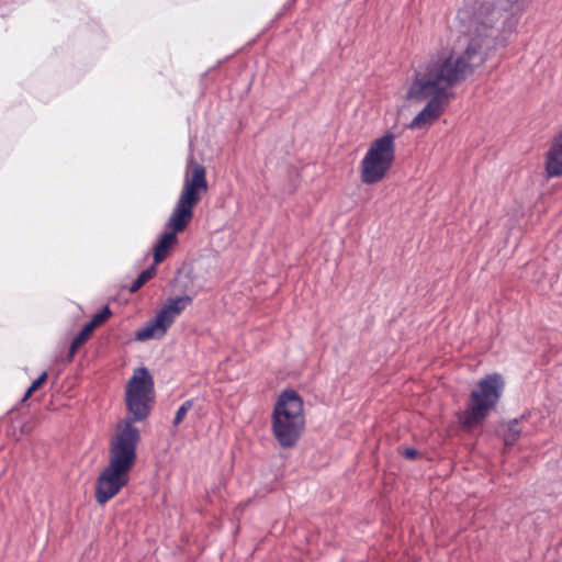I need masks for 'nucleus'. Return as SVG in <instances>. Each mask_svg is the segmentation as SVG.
Wrapping results in <instances>:
<instances>
[{
	"instance_id": "nucleus-1",
	"label": "nucleus",
	"mask_w": 562,
	"mask_h": 562,
	"mask_svg": "<svg viewBox=\"0 0 562 562\" xmlns=\"http://www.w3.org/2000/svg\"><path fill=\"white\" fill-rule=\"evenodd\" d=\"M487 57L488 52L483 49V37H471L463 50L443 47L432 54L424 68L416 72L406 93L407 99L419 102L429 99L409 126L422 127L438 119L443 103L450 98L449 91L472 75Z\"/></svg>"
},
{
	"instance_id": "nucleus-2",
	"label": "nucleus",
	"mask_w": 562,
	"mask_h": 562,
	"mask_svg": "<svg viewBox=\"0 0 562 562\" xmlns=\"http://www.w3.org/2000/svg\"><path fill=\"white\" fill-rule=\"evenodd\" d=\"M131 416L117 424L109 442V463L100 472L95 483V501L100 505L114 497L130 480V471L136 462L139 430L134 425L140 420V367L134 369L125 393Z\"/></svg>"
},
{
	"instance_id": "nucleus-3",
	"label": "nucleus",
	"mask_w": 562,
	"mask_h": 562,
	"mask_svg": "<svg viewBox=\"0 0 562 562\" xmlns=\"http://www.w3.org/2000/svg\"><path fill=\"white\" fill-rule=\"evenodd\" d=\"M206 191L207 180L205 168L193 157H189L182 190L166 223L167 231L161 234L154 248L155 263H159L166 259L170 249L177 245V235L187 229L193 218L194 207L200 202L202 194Z\"/></svg>"
},
{
	"instance_id": "nucleus-4",
	"label": "nucleus",
	"mask_w": 562,
	"mask_h": 562,
	"mask_svg": "<svg viewBox=\"0 0 562 562\" xmlns=\"http://www.w3.org/2000/svg\"><path fill=\"white\" fill-rule=\"evenodd\" d=\"M524 0H477V8L463 7L458 19L468 33H480L495 29L501 33H510L518 22L517 13Z\"/></svg>"
},
{
	"instance_id": "nucleus-5",
	"label": "nucleus",
	"mask_w": 562,
	"mask_h": 562,
	"mask_svg": "<svg viewBox=\"0 0 562 562\" xmlns=\"http://www.w3.org/2000/svg\"><path fill=\"white\" fill-rule=\"evenodd\" d=\"M303 400L294 390H284L274 405L271 427L282 448L293 447L304 430Z\"/></svg>"
},
{
	"instance_id": "nucleus-6",
	"label": "nucleus",
	"mask_w": 562,
	"mask_h": 562,
	"mask_svg": "<svg viewBox=\"0 0 562 562\" xmlns=\"http://www.w3.org/2000/svg\"><path fill=\"white\" fill-rule=\"evenodd\" d=\"M504 391V380L498 373L481 379L470 394L462 424L472 427L484 420L495 408Z\"/></svg>"
},
{
	"instance_id": "nucleus-7",
	"label": "nucleus",
	"mask_w": 562,
	"mask_h": 562,
	"mask_svg": "<svg viewBox=\"0 0 562 562\" xmlns=\"http://www.w3.org/2000/svg\"><path fill=\"white\" fill-rule=\"evenodd\" d=\"M395 160V136L385 132L369 146L360 162L361 181L366 184L380 182Z\"/></svg>"
},
{
	"instance_id": "nucleus-8",
	"label": "nucleus",
	"mask_w": 562,
	"mask_h": 562,
	"mask_svg": "<svg viewBox=\"0 0 562 562\" xmlns=\"http://www.w3.org/2000/svg\"><path fill=\"white\" fill-rule=\"evenodd\" d=\"M191 302L192 299L189 295L169 299L156 316L148 321L143 327V340L162 338L168 328L173 324L176 317L179 316Z\"/></svg>"
},
{
	"instance_id": "nucleus-9",
	"label": "nucleus",
	"mask_w": 562,
	"mask_h": 562,
	"mask_svg": "<svg viewBox=\"0 0 562 562\" xmlns=\"http://www.w3.org/2000/svg\"><path fill=\"white\" fill-rule=\"evenodd\" d=\"M546 170L550 177L562 175V131L554 137L547 155Z\"/></svg>"
},
{
	"instance_id": "nucleus-10",
	"label": "nucleus",
	"mask_w": 562,
	"mask_h": 562,
	"mask_svg": "<svg viewBox=\"0 0 562 562\" xmlns=\"http://www.w3.org/2000/svg\"><path fill=\"white\" fill-rule=\"evenodd\" d=\"M154 400V380L149 371L143 367V419H145L149 414Z\"/></svg>"
},
{
	"instance_id": "nucleus-11",
	"label": "nucleus",
	"mask_w": 562,
	"mask_h": 562,
	"mask_svg": "<svg viewBox=\"0 0 562 562\" xmlns=\"http://www.w3.org/2000/svg\"><path fill=\"white\" fill-rule=\"evenodd\" d=\"M521 418H514L508 422L507 429L504 432V443L506 446H514L521 435V428L519 427V420Z\"/></svg>"
},
{
	"instance_id": "nucleus-12",
	"label": "nucleus",
	"mask_w": 562,
	"mask_h": 562,
	"mask_svg": "<svg viewBox=\"0 0 562 562\" xmlns=\"http://www.w3.org/2000/svg\"><path fill=\"white\" fill-rule=\"evenodd\" d=\"M93 330L91 327L85 325L80 333L72 339L69 352H68V360L71 361L75 353L77 352L78 348L89 338Z\"/></svg>"
},
{
	"instance_id": "nucleus-13",
	"label": "nucleus",
	"mask_w": 562,
	"mask_h": 562,
	"mask_svg": "<svg viewBox=\"0 0 562 562\" xmlns=\"http://www.w3.org/2000/svg\"><path fill=\"white\" fill-rule=\"evenodd\" d=\"M110 315V308L108 306H104L100 312L94 314L92 319L86 325L91 327V329L93 330L98 325L102 324Z\"/></svg>"
},
{
	"instance_id": "nucleus-14",
	"label": "nucleus",
	"mask_w": 562,
	"mask_h": 562,
	"mask_svg": "<svg viewBox=\"0 0 562 562\" xmlns=\"http://www.w3.org/2000/svg\"><path fill=\"white\" fill-rule=\"evenodd\" d=\"M192 407V401L191 400H187L184 401L181 406L178 408V411L176 412V416L173 418V425H179L182 419L184 418L186 414L191 409Z\"/></svg>"
},
{
	"instance_id": "nucleus-15",
	"label": "nucleus",
	"mask_w": 562,
	"mask_h": 562,
	"mask_svg": "<svg viewBox=\"0 0 562 562\" xmlns=\"http://www.w3.org/2000/svg\"><path fill=\"white\" fill-rule=\"evenodd\" d=\"M46 379H47V373L46 372H43L37 379H35L32 382V384L29 386V389L26 390V392L24 394V397H23V401H25L27 397H30L31 394L33 392H35L45 382Z\"/></svg>"
},
{
	"instance_id": "nucleus-16",
	"label": "nucleus",
	"mask_w": 562,
	"mask_h": 562,
	"mask_svg": "<svg viewBox=\"0 0 562 562\" xmlns=\"http://www.w3.org/2000/svg\"><path fill=\"white\" fill-rule=\"evenodd\" d=\"M156 265L157 263L154 262L148 268L143 269V284L146 283L148 280H150L156 274V271H157Z\"/></svg>"
},
{
	"instance_id": "nucleus-17",
	"label": "nucleus",
	"mask_w": 562,
	"mask_h": 562,
	"mask_svg": "<svg viewBox=\"0 0 562 562\" xmlns=\"http://www.w3.org/2000/svg\"><path fill=\"white\" fill-rule=\"evenodd\" d=\"M402 454L408 459V460H414L417 458L418 456V451L415 449V448H405L402 452Z\"/></svg>"
},
{
	"instance_id": "nucleus-18",
	"label": "nucleus",
	"mask_w": 562,
	"mask_h": 562,
	"mask_svg": "<svg viewBox=\"0 0 562 562\" xmlns=\"http://www.w3.org/2000/svg\"><path fill=\"white\" fill-rule=\"evenodd\" d=\"M140 289V272L136 276L131 286L128 288V293L137 292Z\"/></svg>"
},
{
	"instance_id": "nucleus-19",
	"label": "nucleus",
	"mask_w": 562,
	"mask_h": 562,
	"mask_svg": "<svg viewBox=\"0 0 562 562\" xmlns=\"http://www.w3.org/2000/svg\"><path fill=\"white\" fill-rule=\"evenodd\" d=\"M134 337H135V339H136V340H140V337H142L140 328H139V329H137V330H135V333H134Z\"/></svg>"
}]
</instances>
